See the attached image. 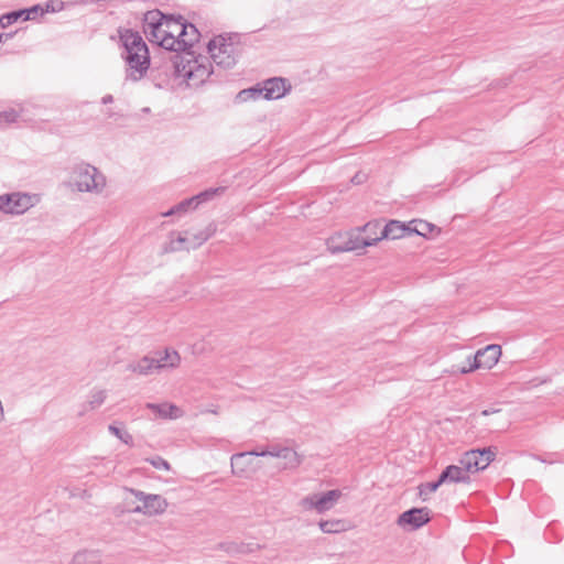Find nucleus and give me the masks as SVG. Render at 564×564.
<instances>
[{
    "instance_id": "27",
    "label": "nucleus",
    "mask_w": 564,
    "mask_h": 564,
    "mask_svg": "<svg viewBox=\"0 0 564 564\" xmlns=\"http://www.w3.org/2000/svg\"><path fill=\"white\" fill-rule=\"evenodd\" d=\"M108 431L112 435L118 437L121 442H123L124 444H127L129 446L133 445V437H132V435L127 430H124L122 426H118L117 424H110L108 426Z\"/></svg>"
},
{
    "instance_id": "8",
    "label": "nucleus",
    "mask_w": 564,
    "mask_h": 564,
    "mask_svg": "<svg viewBox=\"0 0 564 564\" xmlns=\"http://www.w3.org/2000/svg\"><path fill=\"white\" fill-rule=\"evenodd\" d=\"M501 356V347L499 345H488L468 358L469 366L463 367L458 371L463 375L469 373L476 369H491Z\"/></svg>"
},
{
    "instance_id": "24",
    "label": "nucleus",
    "mask_w": 564,
    "mask_h": 564,
    "mask_svg": "<svg viewBox=\"0 0 564 564\" xmlns=\"http://www.w3.org/2000/svg\"><path fill=\"white\" fill-rule=\"evenodd\" d=\"M107 399V391L104 389H93L87 399V406L89 410H96L104 404Z\"/></svg>"
},
{
    "instance_id": "13",
    "label": "nucleus",
    "mask_w": 564,
    "mask_h": 564,
    "mask_svg": "<svg viewBox=\"0 0 564 564\" xmlns=\"http://www.w3.org/2000/svg\"><path fill=\"white\" fill-rule=\"evenodd\" d=\"M254 452L256 451L237 453L230 457L231 471L234 475L249 478L259 470V464L251 457L256 456L252 454Z\"/></svg>"
},
{
    "instance_id": "29",
    "label": "nucleus",
    "mask_w": 564,
    "mask_h": 564,
    "mask_svg": "<svg viewBox=\"0 0 564 564\" xmlns=\"http://www.w3.org/2000/svg\"><path fill=\"white\" fill-rule=\"evenodd\" d=\"M441 485H443V481H441L440 477H438V479L436 481L421 484L419 486V496L423 500H426L429 495H431L432 492L436 491Z\"/></svg>"
},
{
    "instance_id": "34",
    "label": "nucleus",
    "mask_w": 564,
    "mask_h": 564,
    "mask_svg": "<svg viewBox=\"0 0 564 564\" xmlns=\"http://www.w3.org/2000/svg\"><path fill=\"white\" fill-rule=\"evenodd\" d=\"M18 117H19V113L14 109H10V110L0 112V121H4L7 123L15 122Z\"/></svg>"
},
{
    "instance_id": "36",
    "label": "nucleus",
    "mask_w": 564,
    "mask_h": 564,
    "mask_svg": "<svg viewBox=\"0 0 564 564\" xmlns=\"http://www.w3.org/2000/svg\"><path fill=\"white\" fill-rule=\"evenodd\" d=\"M500 412V409L496 408V406H491L489 409H486L481 412V415H490V414H495V413H499Z\"/></svg>"
},
{
    "instance_id": "1",
    "label": "nucleus",
    "mask_w": 564,
    "mask_h": 564,
    "mask_svg": "<svg viewBox=\"0 0 564 564\" xmlns=\"http://www.w3.org/2000/svg\"><path fill=\"white\" fill-rule=\"evenodd\" d=\"M143 32L148 40L173 52H184L175 56L174 70L187 86L202 85L213 73L209 57L195 55L188 51L199 40V32L182 17L174 18L159 10L148 11L143 19Z\"/></svg>"
},
{
    "instance_id": "35",
    "label": "nucleus",
    "mask_w": 564,
    "mask_h": 564,
    "mask_svg": "<svg viewBox=\"0 0 564 564\" xmlns=\"http://www.w3.org/2000/svg\"><path fill=\"white\" fill-rule=\"evenodd\" d=\"M23 11H31L28 20H32L35 19L40 11L43 12V9L40 6H33L32 8L24 9Z\"/></svg>"
},
{
    "instance_id": "20",
    "label": "nucleus",
    "mask_w": 564,
    "mask_h": 564,
    "mask_svg": "<svg viewBox=\"0 0 564 564\" xmlns=\"http://www.w3.org/2000/svg\"><path fill=\"white\" fill-rule=\"evenodd\" d=\"M152 356H143L138 360H133L127 365V370L137 376H150L158 372Z\"/></svg>"
},
{
    "instance_id": "32",
    "label": "nucleus",
    "mask_w": 564,
    "mask_h": 564,
    "mask_svg": "<svg viewBox=\"0 0 564 564\" xmlns=\"http://www.w3.org/2000/svg\"><path fill=\"white\" fill-rule=\"evenodd\" d=\"M65 2L62 0H50L45 3V11L46 12H59L65 9Z\"/></svg>"
},
{
    "instance_id": "30",
    "label": "nucleus",
    "mask_w": 564,
    "mask_h": 564,
    "mask_svg": "<svg viewBox=\"0 0 564 564\" xmlns=\"http://www.w3.org/2000/svg\"><path fill=\"white\" fill-rule=\"evenodd\" d=\"M379 228H380V224H379V223H377V221H375V223H368V224H366V225H365V226H362V227H358V228L356 229V232H359V235H361V232H366V234H367V236H366V237H368V236H370V237H376V236H378V235H377V230H378Z\"/></svg>"
},
{
    "instance_id": "6",
    "label": "nucleus",
    "mask_w": 564,
    "mask_h": 564,
    "mask_svg": "<svg viewBox=\"0 0 564 564\" xmlns=\"http://www.w3.org/2000/svg\"><path fill=\"white\" fill-rule=\"evenodd\" d=\"M39 203L37 195L12 192L0 195V212L4 215L19 216Z\"/></svg>"
},
{
    "instance_id": "3",
    "label": "nucleus",
    "mask_w": 564,
    "mask_h": 564,
    "mask_svg": "<svg viewBox=\"0 0 564 564\" xmlns=\"http://www.w3.org/2000/svg\"><path fill=\"white\" fill-rule=\"evenodd\" d=\"M73 184L78 192L100 194L106 187L105 175L94 165L79 163L74 166Z\"/></svg>"
},
{
    "instance_id": "23",
    "label": "nucleus",
    "mask_w": 564,
    "mask_h": 564,
    "mask_svg": "<svg viewBox=\"0 0 564 564\" xmlns=\"http://www.w3.org/2000/svg\"><path fill=\"white\" fill-rule=\"evenodd\" d=\"M473 451L478 462L477 464L479 467V471L487 468L490 465V463L494 462L497 454L496 447H485L481 449L477 448Z\"/></svg>"
},
{
    "instance_id": "5",
    "label": "nucleus",
    "mask_w": 564,
    "mask_h": 564,
    "mask_svg": "<svg viewBox=\"0 0 564 564\" xmlns=\"http://www.w3.org/2000/svg\"><path fill=\"white\" fill-rule=\"evenodd\" d=\"M130 495H132L141 505L132 508L130 511L133 513H141L147 517H154L163 514L167 507V500L161 495L147 494L142 490L134 488H126Z\"/></svg>"
},
{
    "instance_id": "18",
    "label": "nucleus",
    "mask_w": 564,
    "mask_h": 564,
    "mask_svg": "<svg viewBox=\"0 0 564 564\" xmlns=\"http://www.w3.org/2000/svg\"><path fill=\"white\" fill-rule=\"evenodd\" d=\"M440 478L443 484H468L470 481V476L460 464L447 466L440 475Z\"/></svg>"
},
{
    "instance_id": "33",
    "label": "nucleus",
    "mask_w": 564,
    "mask_h": 564,
    "mask_svg": "<svg viewBox=\"0 0 564 564\" xmlns=\"http://www.w3.org/2000/svg\"><path fill=\"white\" fill-rule=\"evenodd\" d=\"M148 462L156 469L170 470L171 468L169 462L160 456L148 459Z\"/></svg>"
},
{
    "instance_id": "16",
    "label": "nucleus",
    "mask_w": 564,
    "mask_h": 564,
    "mask_svg": "<svg viewBox=\"0 0 564 564\" xmlns=\"http://www.w3.org/2000/svg\"><path fill=\"white\" fill-rule=\"evenodd\" d=\"M261 91V97L268 100L282 98L290 87L286 82L280 77H273L263 82L262 86H258Z\"/></svg>"
},
{
    "instance_id": "21",
    "label": "nucleus",
    "mask_w": 564,
    "mask_h": 564,
    "mask_svg": "<svg viewBox=\"0 0 564 564\" xmlns=\"http://www.w3.org/2000/svg\"><path fill=\"white\" fill-rule=\"evenodd\" d=\"M69 564H102V554L98 550H79L73 555Z\"/></svg>"
},
{
    "instance_id": "10",
    "label": "nucleus",
    "mask_w": 564,
    "mask_h": 564,
    "mask_svg": "<svg viewBox=\"0 0 564 564\" xmlns=\"http://www.w3.org/2000/svg\"><path fill=\"white\" fill-rule=\"evenodd\" d=\"M209 59L224 68H230L236 64V47L232 43H227L221 36L212 40L208 43Z\"/></svg>"
},
{
    "instance_id": "2",
    "label": "nucleus",
    "mask_w": 564,
    "mask_h": 564,
    "mask_svg": "<svg viewBox=\"0 0 564 564\" xmlns=\"http://www.w3.org/2000/svg\"><path fill=\"white\" fill-rule=\"evenodd\" d=\"M121 57L126 63V79L138 82L150 68L151 59L147 43L139 32L131 29H119Z\"/></svg>"
},
{
    "instance_id": "26",
    "label": "nucleus",
    "mask_w": 564,
    "mask_h": 564,
    "mask_svg": "<svg viewBox=\"0 0 564 564\" xmlns=\"http://www.w3.org/2000/svg\"><path fill=\"white\" fill-rule=\"evenodd\" d=\"M477 463L478 462L476 459V456H475L473 449L467 451L466 453H464L463 456L459 459V464L464 467V469L467 471L468 475L470 473H478L479 471V467H478Z\"/></svg>"
},
{
    "instance_id": "28",
    "label": "nucleus",
    "mask_w": 564,
    "mask_h": 564,
    "mask_svg": "<svg viewBox=\"0 0 564 564\" xmlns=\"http://www.w3.org/2000/svg\"><path fill=\"white\" fill-rule=\"evenodd\" d=\"M261 91L262 90L260 88H258V86L251 87L248 89H242L237 94L236 100H237V102H246L251 99L252 100L260 99V98H262Z\"/></svg>"
},
{
    "instance_id": "9",
    "label": "nucleus",
    "mask_w": 564,
    "mask_h": 564,
    "mask_svg": "<svg viewBox=\"0 0 564 564\" xmlns=\"http://www.w3.org/2000/svg\"><path fill=\"white\" fill-rule=\"evenodd\" d=\"M257 457H276L283 460L282 470L296 469L303 462L302 456L291 447L272 444L267 449L253 453Z\"/></svg>"
},
{
    "instance_id": "37",
    "label": "nucleus",
    "mask_w": 564,
    "mask_h": 564,
    "mask_svg": "<svg viewBox=\"0 0 564 564\" xmlns=\"http://www.w3.org/2000/svg\"><path fill=\"white\" fill-rule=\"evenodd\" d=\"M112 101H113V97L111 95H106L101 99V102L105 104V105L111 104Z\"/></svg>"
},
{
    "instance_id": "15",
    "label": "nucleus",
    "mask_w": 564,
    "mask_h": 564,
    "mask_svg": "<svg viewBox=\"0 0 564 564\" xmlns=\"http://www.w3.org/2000/svg\"><path fill=\"white\" fill-rule=\"evenodd\" d=\"M152 357L156 364L155 367L158 372L176 369L180 367L182 360L180 354L172 348H165L163 351H156Z\"/></svg>"
},
{
    "instance_id": "38",
    "label": "nucleus",
    "mask_w": 564,
    "mask_h": 564,
    "mask_svg": "<svg viewBox=\"0 0 564 564\" xmlns=\"http://www.w3.org/2000/svg\"><path fill=\"white\" fill-rule=\"evenodd\" d=\"M11 34H0V43L3 41V39H9Z\"/></svg>"
},
{
    "instance_id": "4",
    "label": "nucleus",
    "mask_w": 564,
    "mask_h": 564,
    "mask_svg": "<svg viewBox=\"0 0 564 564\" xmlns=\"http://www.w3.org/2000/svg\"><path fill=\"white\" fill-rule=\"evenodd\" d=\"M378 239H370V236L362 237L356 230L338 232L327 239V249L332 253L359 251L366 247L373 246Z\"/></svg>"
},
{
    "instance_id": "25",
    "label": "nucleus",
    "mask_w": 564,
    "mask_h": 564,
    "mask_svg": "<svg viewBox=\"0 0 564 564\" xmlns=\"http://www.w3.org/2000/svg\"><path fill=\"white\" fill-rule=\"evenodd\" d=\"M31 11H12L9 13L3 14L0 18V26L1 28H8L9 25L15 23L18 20L22 19L23 21H28V18L30 17Z\"/></svg>"
},
{
    "instance_id": "31",
    "label": "nucleus",
    "mask_w": 564,
    "mask_h": 564,
    "mask_svg": "<svg viewBox=\"0 0 564 564\" xmlns=\"http://www.w3.org/2000/svg\"><path fill=\"white\" fill-rule=\"evenodd\" d=\"M432 229H433V225H431L426 221L420 220V221H415V226H414V228H412V232H415L420 236H426L427 232L432 231Z\"/></svg>"
},
{
    "instance_id": "12",
    "label": "nucleus",
    "mask_w": 564,
    "mask_h": 564,
    "mask_svg": "<svg viewBox=\"0 0 564 564\" xmlns=\"http://www.w3.org/2000/svg\"><path fill=\"white\" fill-rule=\"evenodd\" d=\"M224 189L218 188H209L206 189L191 198L184 199L181 203L173 206L167 212L163 213V217H169L173 215H183L189 210L196 209L200 204L206 203L213 199L215 196L219 195Z\"/></svg>"
},
{
    "instance_id": "22",
    "label": "nucleus",
    "mask_w": 564,
    "mask_h": 564,
    "mask_svg": "<svg viewBox=\"0 0 564 564\" xmlns=\"http://www.w3.org/2000/svg\"><path fill=\"white\" fill-rule=\"evenodd\" d=\"M318 527L322 532L328 534L345 532L349 529L348 522L344 519L321 520Z\"/></svg>"
},
{
    "instance_id": "11",
    "label": "nucleus",
    "mask_w": 564,
    "mask_h": 564,
    "mask_svg": "<svg viewBox=\"0 0 564 564\" xmlns=\"http://www.w3.org/2000/svg\"><path fill=\"white\" fill-rule=\"evenodd\" d=\"M213 232V230L206 229L197 235H194L193 239H189L187 236H183L181 234L172 232L170 235V241L163 247V251L167 253L181 250L196 249L205 241H207Z\"/></svg>"
},
{
    "instance_id": "17",
    "label": "nucleus",
    "mask_w": 564,
    "mask_h": 564,
    "mask_svg": "<svg viewBox=\"0 0 564 564\" xmlns=\"http://www.w3.org/2000/svg\"><path fill=\"white\" fill-rule=\"evenodd\" d=\"M410 234H412L411 227L399 220H391L383 227L379 236L370 237V239H378L379 242L382 239H400Z\"/></svg>"
},
{
    "instance_id": "14",
    "label": "nucleus",
    "mask_w": 564,
    "mask_h": 564,
    "mask_svg": "<svg viewBox=\"0 0 564 564\" xmlns=\"http://www.w3.org/2000/svg\"><path fill=\"white\" fill-rule=\"evenodd\" d=\"M430 521L429 510L426 508H413L400 514L398 524L405 528L409 525L412 530L419 529Z\"/></svg>"
},
{
    "instance_id": "7",
    "label": "nucleus",
    "mask_w": 564,
    "mask_h": 564,
    "mask_svg": "<svg viewBox=\"0 0 564 564\" xmlns=\"http://www.w3.org/2000/svg\"><path fill=\"white\" fill-rule=\"evenodd\" d=\"M341 497L339 489H332L325 492L311 494L302 498L299 502L305 511L314 510L323 514L332 510Z\"/></svg>"
},
{
    "instance_id": "19",
    "label": "nucleus",
    "mask_w": 564,
    "mask_h": 564,
    "mask_svg": "<svg viewBox=\"0 0 564 564\" xmlns=\"http://www.w3.org/2000/svg\"><path fill=\"white\" fill-rule=\"evenodd\" d=\"M145 408L161 419H178L183 415V411L175 404L163 403H147Z\"/></svg>"
}]
</instances>
